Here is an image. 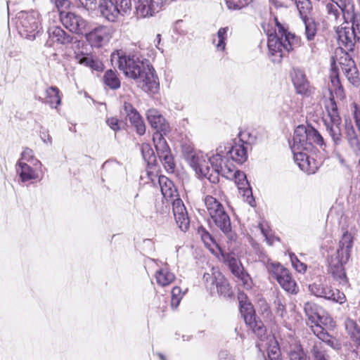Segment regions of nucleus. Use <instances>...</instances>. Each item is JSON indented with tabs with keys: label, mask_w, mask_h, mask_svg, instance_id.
<instances>
[{
	"label": "nucleus",
	"mask_w": 360,
	"mask_h": 360,
	"mask_svg": "<svg viewBox=\"0 0 360 360\" xmlns=\"http://www.w3.org/2000/svg\"><path fill=\"white\" fill-rule=\"evenodd\" d=\"M110 60L125 77L135 80L143 91L155 94L159 89L158 78L153 67L140 54L117 50L112 53Z\"/></svg>",
	"instance_id": "1"
},
{
	"label": "nucleus",
	"mask_w": 360,
	"mask_h": 360,
	"mask_svg": "<svg viewBox=\"0 0 360 360\" xmlns=\"http://www.w3.org/2000/svg\"><path fill=\"white\" fill-rule=\"evenodd\" d=\"M352 246L353 236L347 231L343 233L336 252L328 257L327 259L328 272L336 281L343 286L347 284L344 265L349 261Z\"/></svg>",
	"instance_id": "2"
},
{
	"label": "nucleus",
	"mask_w": 360,
	"mask_h": 360,
	"mask_svg": "<svg viewBox=\"0 0 360 360\" xmlns=\"http://www.w3.org/2000/svg\"><path fill=\"white\" fill-rule=\"evenodd\" d=\"M351 18L342 13L345 20L337 31V39L340 47L346 51H352L356 41H360V15L354 10L349 11Z\"/></svg>",
	"instance_id": "3"
},
{
	"label": "nucleus",
	"mask_w": 360,
	"mask_h": 360,
	"mask_svg": "<svg viewBox=\"0 0 360 360\" xmlns=\"http://www.w3.org/2000/svg\"><path fill=\"white\" fill-rule=\"evenodd\" d=\"M314 144L321 147L324 146L323 139L318 131L310 126H297L294 131L292 151H311Z\"/></svg>",
	"instance_id": "4"
},
{
	"label": "nucleus",
	"mask_w": 360,
	"mask_h": 360,
	"mask_svg": "<svg viewBox=\"0 0 360 360\" xmlns=\"http://www.w3.org/2000/svg\"><path fill=\"white\" fill-rule=\"evenodd\" d=\"M300 44V39L294 34H287L281 36L271 34L268 37V49L271 60L280 63L286 53L292 51Z\"/></svg>",
	"instance_id": "5"
},
{
	"label": "nucleus",
	"mask_w": 360,
	"mask_h": 360,
	"mask_svg": "<svg viewBox=\"0 0 360 360\" xmlns=\"http://www.w3.org/2000/svg\"><path fill=\"white\" fill-rule=\"evenodd\" d=\"M205 204L209 215L216 226L229 238L235 240L236 235L231 231L230 217L226 212L224 206L214 198L207 195L205 198Z\"/></svg>",
	"instance_id": "6"
},
{
	"label": "nucleus",
	"mask_w": 360,
	"mask_h": 360,
	"mask_svg": "<svg viewBox=\"0 0 360 360\" xmlns=\"http://www.w3.org/2000/svg\"><path fill=\"white\" fill-rule=\"evenodd\" d=\"M16 24L20 34L30 40H34L41 28L40 15L36 11L19 12Z\"/></svg>",
	"instance_id": "7"
},
{
	"label": "nucleus",
	"mask_w": 360,
	"mask_h": 360,
	"mask_svg": "<svg viewBox=\"0 0 360 360\" xmlns=\"http://www.w3.org/2000/svg\"><path fill=\"white\" fill-rule=\"evenodd\" d=\"M248 149L246 146L237 143L236 140L233 146H219L213 156H219L220 160H218V164L223 166L224 164H230L229 158L238 164H243L248 159Z\"/></svg>",
	"instance_id": "8"
},
{
	"label": "nucleus",
	"mask_w": 360,
	"mask_h": 360,
	"mask_svg": "<svg viewBox=\"0 0 360 360\" xmlns=\"http://www.w3.org/2000/svg\"><path fill=\"white\" fill-rule=\"evenodd\" d=\"M203 281L206 288L211 294L217 290L218 294L224 297L231 295L232 292L229 283L218 269L212 267L210 272L205 273Z\"/></svg>",
	"instance_id": "9"
},
{
	"label": "nucleus",
	"mask_w": 360,
	"mask_h": 360,
	"mask_svg": "<svg viewBox=\"0 0 360 360\" xmlns=\"http://www.w3.org/2000/svg\"><path fill=\"white\" fill-rule=\"evenodd\" d=\"M218 160H220L219 156H213L210 159V162L213 165L215 171L219 172L220 175L226 179H234L238 189H246L249 187V184L244 172L236 170L233 164L227 163L224 164V166L218 164Z\"/></svg>",
	"instance_id": "10"
},
{
	"label": "nucleus",
	"mask_w": 360,
	"mask_h": 360,
	"mask_svg": "<svg viewBox=\"0 0 360 360\" xmlns=\"http://www.w3.org/2000/svg\"><path fill=\"white\" fill-rule=\"evenodd\" d=\"M334 326L335 323L333 319L329 315L324 314L323 311L315 319L314 323L310 325L313 333L319 339L326 342L328 345L336 348L335 345V340L327 332L328 329L333 328Z\"/></svg>",
	"instance_id": "11"
},
{
	"label": "nucleus",
	"mask_w": 360,
	"mask_h": 360,
	"mask_svg": "<svg viewBox=\"0 0 360 360\" xmlns=\"http://www.w3.org/2000/svg\"><path fill=\"white\" fill-rule=\"evenodd\" d=\"M240 300V310L245 323L251 328L252 332L261 340L266 335V329L261 321H257L255 315V310L250 302H243L242 297Z\"/></svg>",
	"instance_id": "12"
},
{
	"label": "nucleus",
	"mask_w": 360,
	"mask_h": 360,
	"mask_svg": "<svg viewBox=\"0 0 360 360\" xmlns=\"http://www.w3.org/2000/svg\"><path fill=\"white\" fill-rule=\"evenodd\" d=\"M268 270L281 288L290 293H296L297 285L289 271L278 263H271Z\"/></svg>",
	"instance_id": "13"
},
{
	"label": "nucleus",
	"mask_w": 360,
	"mask_h": 360,
	"mask_svg": "<svg viewBox=\"0 0 360 360\" xmlns=\"http://www.w3.org/2000/svg\"><path fill=\"white\" fill-rule=\"evenodd\" d=\"M309 290L316 297L324 298L342 304L346 300L345 295L338 290H333L326 281L315 282L309 285Z\"/></svg>",
	"instance_id": "14"
},
{
	"label": "nucleus",
	"mask_w": 360,
	"mask_h": 360,
	"mask_svg": "<svg viewBox=\"0 0 360 360\" xmlns=\"http://www.w3.org/2000/svg\"><path fill=\"white\" fill-rule=\"evenodd\" d=\"M60 19L65 27L73 33L83 34L86 31V20L75 13L60 11Z\"/></svg>",
	"instance_id": "15"
},
{
	"label": "nucleus",
	"mask_w": 360,
	"mask_h": 360,
	"mask_svg": "<svg viewBox=\"0 0 360 360\" xmlns=\"http://www.w3.org/2000/svg\"><path fill=\"white\" fill-rule=\"evenodd\" d=\"M222 257L224 262L229 266L232 274L243 282L245 288H250V277L249 274L244 271L241 262L236 257L235 255L233 253L222 254Z\"/></svg>",
	"instance_id": "16"
},
{
	"label": "nucleus",
	"mask_w": 360,
	"mask_h": 360,
	"mask_svg": "<svg viewBox=\"0 0 360 360\" xmlns=\"http://www.w3.org/2000/svg\"><path fill=\"white\" fill-rule=\"evenodd\" d=\"M172 209L176 224L182 231L186 232L190 226V219L183 201L180 198L174 200Z\"/></svg>",
	"instance_id": "17"
},
{
	"label": "nucleus",
	"mask_w": 360,
	"mask_h": 360,
	"mask_svg": "<svg viewBox=\"0 0 360 360\" xmlns=\"http://www.w3.org/2000/svg\"><path fill=\"white\" fill-rule=\"evenodd\" d=\"M163 6V0H137L136 13L139 17L152 16L158 13Z\"/></svg>",
	"instance_id": "18"
},
{
	"label": "nucleus",
	"mask_w": 360,
	"mask_h": 360,
	"mask_svg": "<svg viewBox=\"0 0 360 360\" xmlns=\"http://www.w3.org/2000/svg\"><path fill=\"white\" fill-rule=\"evenodd\" d=\"M86 38L92 46L101 47L110 38V30L108 27L98 26L86 33Z\"/></svg>",
	"instance_id": "19"
},
{
	"label": "nucleus",
	"mask_w": 360,
	"mask_h": 360,
	"mask_svg": "<svg viewBox=\"0 0 360 360\" xmlns=\"http://www.w3.org/2000/svg\"><path fill=\"white\" fill-rule=\"evenodd\" d=\"M307 152L304 150L292 151L294 160L301 170L307 174H314L317 170L319 165L314 158H310Z\"/></svg>",
	"instance_id": "20"
},
{
	"label": "nucleus",
	"mask_w": 360,
	"mask_h": 360,
	"mask_svg": "<svg viewBox=\"0 0 360 360\" xmlns=\"http://www.w3.org/2000/svg\"><path fill=\"white\" fill-rule=\"evenodd\" d=\"M291 77L297 94L307 95L310 93V85L303 70L293 69Z\"/></svg>",
	"instance_id": "21"
},
{
	"label": "nucleus",
	"mask_w": 360,
	"mask_h": 360,
	"mask_svg": "<svg viewBox=\"0 0 360 360\" xmlns=\"http://www.w3.org/2000/svg\"><path fill=\"white\" fill-rule=\"evenodd\" d=\"M100 12L105 19L110 22H115L121 15L118 6L112 0H100L98 3Z\"/></svg>",
	"instance_id": "22"
},
{
	"label": "nucleus",
	"mask_w": 360,
	"mask_h": 360,
	"mask_svg": "<svg viewBox=\"0 0 360 360\" xmlns=\"http://www.w3.org/2000/svg\"><path fill=\"white\" fill-rule=\"evenodd\" d=\"M48 34L50 40L61 45H68L72 43L74 39L71 34L58 26L49 27Z\"/></svg>",
	"instance_id": "23"
},
{
	"label": "nucleus",
	"mask_w": 360,
	"mask_h": 360,
	"mask_svg": "<svg viewBox=\"0 0 360 360\" xmlns=\"http://www.w3.org/2000/svg\"><path fill=\"white\" fill-rule=\"evenodd\" d=\"M212 157L213 155L207 158L205 155V163H200L199 169H195V172L199 176L205 177L210 182L216 184L219 181L220 173L215 171L213 165L210 162V159Z\"/></svg>",
	"instance_id": "24"
},
{
	"label": "nucleus",
	"mask_w": 360,
	"mask_h": 360,
	"mask_svg": "<svg viewBox=\"0 0 360 360\" xmlns=\"http://www.w3.org/2000/svg\"><path fill=\"white\" fill-rule=\"evenodd\" d=\"M158 183L163 197L167 200H174V198H178V192L174 183L165 176L158 177Z\"/></svg>",
	"instance_id": "25"
},
{
	"label": "nucleus",
	"mask_w": 360,
	"mask_h": 360,
	"mask_svg": "<svg viewBox=\"0 0 360 360\" xmlns=\"http://www.w3.org/2000/svg\"><path fill=\"white\" fill-rule=\"evenodd\" d=\"M148 120L155 132L167 134L169 131V123L161 114H148Z\"/></svg>",
	"instance_id": "26"
},
{
	"label": "nucleus",
	"mask_w": 360,
	"mask_h": 360,
	"mask_svg": "<svg viewBox=\"0 0 360 360\" xmlns=\"http://www.w3.org/2000/svg\"><path fill=\"white\" fill-rule=\"evenodd\" d=\"M75 58L79 63L89 67L94 70L100 72L103 70V64L102 62L97 58H94L91 56L80 53L75 56Z\"/></svg>",
	"instance_id": "27"
},
{
	"label": "nucleus",
	"mask_w": 360,
	"mask_h": 360,
	"mask_svg": "<svg viewBox=\"0 0 360 360\" xmlns=\"http://www.w3.org/2000/svg\"><path fill=\"white\" fill-rule=\"evenodd\" d=\"M16 171L22 182L34 180L38 177L37 172L27 163L22 161L18 162Z\"/></svg>",
	"instance_id": "28"
},
{
	"label": "nucleus",
	"mask_w": 360,
	"mask_h": 360,
	"mask_svg": "<svg viewBox=\"0 0 360 360\" xmlns=\"http://www.w3.org/2000/svg\"><path fill=\"white\" fill-rule=\"evenodd\" d=\"M45 100L52 108L58 110V106L61 103V96L59 89L52 86L46 90Z\"/></svg>",
	"instance_id": "29"
},
{
	"label": "nucleus",
	"mask_w": 360,
	"mask_h": 360,
	"mask_svg": "<svg viewBox=\"0 0 360 360\" xmlns=\"http://www.w3.org/2000/svg\"><path fill=\"white\" fill-rule=\"evenodd\" d=\"M345 329L350 338L360 347V327L355 321L350 318L345 321Z\"/></svg>",
	"instance_id": "30"
},
{
	"label": "nucleus",
	"mask_w": 360,
	"mask_h": 360,
	"mask_svg": "<svg viewBox=\"0 0 360 360\" xmlns=\"http://www.w3.org/2000/svg\"><path fill=\"white\" fill-rule=\"evenodd\" d=\"M311 360H330V356L321 342H314L309 349Z\"/></svg>",
	"instance_id": "31"
},
{
	"label": "nucleus",
	"mask_w": 360,
	"mask_h": 360,
	"mask_svg": "<svg viewBox=\"0 0 360 360\" xmlns=\"http://www.w3.org/2000/svg\"><path fill=\"white\" fill-rule=\"evenodd\" d=\"M103 82L110 89L115 90L120 87L121 82L116 70H108L103 75Z\"/></svg>",
	"instance_id": "32"
},
{
	"label": "nucleus",
	"mask_w": 360,
	"mask_h": 360,
	"mask_svg": "<svg viewBox=\"0 0 360 360\" xmlns=\"http://www.w3.org/2000/svg\"><path fill=\"white\" fill-rule=\"evenodd\" d=\"M164 135L162 133L155 132L153 136V143L158 155L171 151Z\"/></svg>",
	"instance_id": "33"
},
{
	"label": "nucleus",
	"mask_w": 360,
	"mask_h": 360,
	"mask_svg": "<svg viewBox=\"0 0 360 360\" xmlns=\"http://www.w3.org/2000/svg\"><path fill=\"white\" fill-rule=\"evenodd\" d=\"M304 310L308 318L307 323L309 327L310 325L314 323L315 319H316L318 315L322 311L321 308L311 302H307L304 304Z\"/></svg>",
	"instance_id": "34"
},
{
	"label": "nucleus",
	"mask_w": 360,
	"mask_h": 360,
	"mask_svg": "<svg viewBox=\"0 0 360 360\" xmlns=\"http://www.w3.org/2000/svg\"><path fill=\"white\" fill-rule=\"evenodd\" d=\"M228 27H221L216 36L212 37V43L214 44L217 51H224L226 48V41L227 39Z\"/></svg>",
	"instance_id": "35"
},
{
	"label": "nucleus",
	"mask_w": 360,
	"mask_h": 360,
	"mask_svg": "<svg viewBox=\"0 0 360 360\" xmlns=\"http://www.w3.org/2000/svg\"><path fill=\"white\" fill-rule=\"evenodd\" d=\"M290 360H308L307 353L304 351L302 345L298 342L290 345L288 351Z\"/></svg>",
	"instance_id": "36"
},
{
	"label": "nucleus",
	"mask_w": 360,
	"mask_h": 360,
	"mask_svg": "<svg viewBox=\"0 0 360 360\" xmlns=\"http://www.w3.org/2000/svg\"><path fill=\"white\" fill-rule=\"evenodd\" d=\"M155 278L160 285L166 286L174 281L175 276L167 269H162L156 272Z\"/></svg>",
	"instance_id": "37"
},
{
	"label": "nucleus",
	"mask_w": 360,
	"mask_h": 360,
	"mask_svg": "<svg viewBox=\"0 0 360 360\" xmlns=\"http://www.w3.org/2000/svg\"><path fill=\"white\" fill-rule=\"evenodd\" d=\"M238 142L240 144H244L248 148V146H250L255 143L256 141L255 134L251 131L248 129L240 130L238 135Z\"/></svg>",
	"instance_id": "38"
},
{
	"label": "nucleus",
	"mask_w": 360,
	"mask_h": 360,
	"mask_svg": "<svg viewBox=\"0 0 360 360\" xmlns=\"http://www.w3.org/2000/svg\"><path fill=\"white\" fill-rule=\"evenodd\" d=\"M293 3L296 4L302 19L309 18L312 10L310 0H295Z\"/></svg>",
	"instance_id": "39"
},
{
	"label": "nucleus",
	"mask_w": 360,
	"mask_h": 360,
	"mask_svg": "<svg viewBox=\"0 0 360 360\" xmlns=\"http://www.w3.org/2000/svg\"><path fill=\"white\" fill-rule=\"evenodd\" d=\"M305 25V35L308 41L312 40L316 34V25L311 18L302 19Z\"/></svg>",
	"instance_id": "40"
},
{
	"label": "nucleus",
	"mask_w": 360,
	"mask_h": 360,
	"mask_svg": "<svg viewBox=\"0 0 360 360\" xmlns=\"http://www.w3.org/2000/svg\"><path fill=\"white\" fill-rule=\"evenodd\" d=\"M129 120L136 128L139 135H143L146 131V126L140 114H128Z\"/></svg>",
	"instance_id": "41"
},
{
	"label": "nucleus",
	"mask_w": 360,
	"mask_h": 360,
	"mask_svg": "<svg viewBox=\"0 0 360 360\" xmlns=\"http://www.w3.org/2000/svg\"><path fill=\"white\" fill-rule=\"evenodd\" d=\"M267 349V356L266 360H282L281 353L277 342L272 340Z\"/></svg>",
	"instance_id": "42"
},
{
	"label": "nucleus",
	"mask_w": 360,
	"mask_h": 360,
	"mask_svg": "<svg viewBox=\"0 0 360 360\" xmlns=\"http://www.w3.org/2000/svg\"><path fill=\"white\" fill-rule=\"evenodd\" d=\"M323 119L326 125V128L330 127L340 128V125L342 122L340 114H323Z\"/></svg>",
	"instance_id": "43"
},
{
	"label": "nucleus",
	"mask_w": 360,
	"mask_h": 360,
	"mask_svg": "<svg viewBox=\"0 0 360 360\" xmlns=\"http://www.w3.org/2000/svg\"><path fill=\"white\" fill-rule=\"evenodd\" d=\"M189 165L194 169H199L200 163H205V155L202 152H196L186 160Z\"/></svg>",
	"instance_id": "44"
},
{
	"label": "nucleus",
	"mask_w": 360,
	"mask_h": 360,
	"mask_svg": "<svg viewBox=\"0 0 360 360\" xmlns=\"http://www.w3.org/2000/svg\"><path fill=\"white\" fill-rule=\"evenodd\" d=\"M158 156L165 169L168 172H173L175 168V164L171 151L159 155Z\"/></svg>",
	"instance_id": "45"
},
{
	"label": "nucleus",
	"mask_w": 360,
	"mask_h": 360,
	"mask_svg": "<svg viewBox=\"0 0 360 360\" xmlns=\"http://www.w3.org/2000/svg\"><path fill=\"white\" fill-rule=\"evenodd\" d=\"M340 65L344 75L345 73H348V72H351V70L354 71V68H356L354 60L351 57H349V56L347 53L346 54L344 58H341Z\"/></svg>",
	"instance_id": "46"
},
{
	"label": "nucleus",
	"mask_w": 360,
	"mask_h": 360,
	"mask_svg": "<svg viewBox=\"0 0 360 360\" xmlns=\"http://www.w3.org/2000/svg\"><path fill=\"white\" fill-rule=\"evenodd\" d=\"M324 106L326 110V112H337L338 110V103H336L333 90H330L329 91V97L325 98L324 100Z\"/></svg>",
	"instance_id": "47"
},
{
	"label": "nucleus",
	"mask_w": 360,
	"mask_h": 360,
	"mask_svg": "<svg viewBox=\"0 0 360 360\" xmlns=\"http://www.w3.org/2000/svg\"><path fill=\"white\" fill-rule=\"evenodd\" d=\"M330 82L333 87L335 89V94L340 97L342 96L343 89L340 85L338 75L336 72H333L330 75Z\"/></svg>",
	"instance_id": "48"
},
{
	"label": "nucleus",
	"mask_w": 360,
	"mask_h": 360,
	"mask_svg": "<svg viewBox=\"0 0 360 360\" xmlns=\"http://www.w3.org/2000/svg\"><path fill=\"white\" fill-rule=\"evenodd\" d=\"M115 5L118 6L121 15L129 14L131 11V0H116Z\"/></svg>",
	"instance_id": "49"
},
{
	"label": "nucleus",
	"mask_w": 360,
	"mask_h": 360,
	"mask_svg": "<svg viewBox=\"0 0 360 360\" xmlns=\"http://www.w3.org/2000/svg\"><path fill=\"white\" fill-rule=\"evenodd\" d=\"M198 233L200 235L202 240L207 247H210L214 243L213 238L205 228L200 227L198 230Z\"/></svg>",
	"instance_id": "50"
},
{
	"label": "nucleus",
	"mask_w": 360,
	"mask_h": 360,
	"mask_svg": "<svg viewBox=\"0 0 360 360\" xmlns=\"http://www.w3.org/2000/svg\"><path fill=\"white\" fill-rule=\"evenodd\" d=\"M326 8L328 14L333 17L335 20L338 19L340 11L342 14V9L338 3L328 4L326 6Z\"/></svg>",
	"instance_id": "51"
},
{
	"label": "nucleus",
	"mask_w": 360,
	"mask_h": 360,
	"mask_svg": "<svg viewBox=\"0 0 360 360\" xmlns=\"http://www.w3.org/2000/svg\"><path fill=\"white\" fill-rule=\"evenodd\" d=\"M229 10H240L248 4L247 0H225Z\"/></svg>",
	"instance_id": "52"
},
{
	"label": "nucleus",
	"mask_w": 360,
	"mask_h": 360,
	"mask_svg": "<svg viewBox=\"0 0 360 360\" xmlns=\"http://www.w3.org/2000/svg\"><path fill=\"white\" fill-rule=\"evenodd\" d=\"M334 3H338L342 9V13H346L347 18H351V14L349 11L354 10V6L350 2L347 3L346 0H331Z\"/></svg>",
	"instance_id": "53"
},
{
	"label": "nucleus",
	"mask_w": 360,
	"mask_h": 360,
	"mask_svg": "<svg viewBox=\"0 0 360 360\" xmlns=\"http://www.w3.org/2000/svg\"><path fill=\"white\" fill-rule=\"evenodd\" d=\"M290 258L292 266L298 272L304 273L306 271V264L301 262L294 253L290 254Z\"/></svg>",
	"instance_id": "54"
},
{
	"label": "nucleus",
	"mask_w": 360,
	"mask_h": 360,
	"mask_svg": "<svg viewBox=\"0 0 360 360\" xmlns=\"http://www.w3.org/2000/svg\"><path fill=\"white\" fill-rule=\"evenodd\" d=\"M345 75L347 78L348 81L354 86H359L360 84V77L359 72L357 70V68H354V70L352 72H348V73H345Z\"/></svg>",
	"instance_id": "55"
},
{
	"label": "nucleus",
	"mask_w": 360,
	"mask_h": 360,
	"mask_svg": "<svg viewBox=\"0 0 360 360\" xmlns=\"http://www.w3.org/2000/svg\"><path fill=\"white\" fill-rule=\"evenodd\" d=\"M329 131L330 135L335 145L340 143L342 141V135L340 128L330 127L327 129Z\"/></svg>",
	"instance_id": "56"
},
{
	"label": "nucleus",
	"mask_w": 360,
	"mask_h": 360,
	"mask_svg": "<svg viewBox=\"0 0 360 360\" xmlns=\"http://www.w3.org/2000/svg\"><path fill=\"white\" fill-rule=\"evenodd\" d=\"M260 311L264 319L269 321L272 319V314L270 310V307L265 301H261L260 302Z\"/></svg>",
	"instance_id": "57"
},
{
	"label": "nucleus",
	"mask_w": 360,
	"mask_h": 360,
	"mask_svg": "<svg viewBox=\"0 0 360 360\" xmlns=\"http://www.w3.org/2000/svg\"><path fill=\"white\" fill-rule=\"evenodd\" d=\"M348 144L356 155H360V142L358 137H354L347 140Z\"/></svg>",
	"instance_id": "58"
},
{
	"label": "nucleus",
	"mask_w": 360,
	"mask_h": 360,
	"mask_svg": "<svg viewBox=\"0 0 360 360\" xmlns=\"http://www.w3.org/2000/svg\"><path fill=\"white\" fill-rule=\"evenodd\" d=\"M274 304L276 306V309L277 314L280 316L283 317L284 314L285 313V302H283V300L281 298L277 297L274 301Z\"/></svg>",
	"instance_id": "59"
},
{
	"label": "nucleus",
	"mask_w": 360,
	"mask_h": 360,
	"mask_svg": "<svg viewBox=\"0 0 360 360\" xmlns=\"http://www.w3.org/2000/svg\"><path fill=\"white\" fill-rule=\"evenodd\" d=\"M357 136L353 125L345 119V137L347 140Z\"/></svg>",
	"instance_id": "60"
},
{
	"label": "nucleus",
	"mask_w": 360,
	"mask_h": 360,
	"mask_svg": "<svg viewBox=\"0 0 360 360\" xmlns=\"http://www.w3.org/2000/svg\"><path fill=\"white\" fill-rule=\"evenodd\" d=\"M78 6H82L86 10H93L96 8V0H77Z\"/></svg>",
	"instance_id": "61"
},
{
	"label": "nucleus",
	"mask_w": 360,
	"mask_h": 360,
	"mask_svg": "<svg viewBox=\"0 0 360 360\" xmlns=\"http://www.w3.org/2000/svg\"><path fill=\"white\" fill-rule=\"evenodd\" d=\"M275 22L276 25V30L274 34L285 36L287 35V34H292L288 31V29L285 27V26L282 25L276 18H275Z\"/></svg>",
	"instance_id": "62"
},
{
	"label": "nucleus",
	"mask_w": 360,
	"mask_h": 360,
	"mask_svg": "<svg viewBox=\"0 0 360 360\" xmlns=\"http://www.w3.org/2000/svg\"><path fill=\"white\" fill-rule=\"evenodd\" d=\"M107 123L109 127L114 131H117L121 128L122 124V122H120L116 117H111L108 119Z\"/></svg>",
	"instance_id": "63"
},
{
	"label": "nucleus",
	"mask_w": 360,
	"mask_h": 360,
	"mask_svg": "<svg viewBox=\"0 0 360 360\" xmlns=\"http://www.w3.org/2000/svg\"><path fill=\"white\" fill-rule=\"evenodd\" d=\"M182 153L186 160L189 156H192L196 151H194L193 146L190 144L184 143L182 145Z\"/></svg>",
	"instance_id": "64"
}]
</instances>
